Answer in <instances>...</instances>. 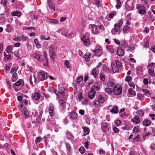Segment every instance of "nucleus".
Returning <instances> with one entry per match:
<instances>
[{"label":"nucleus","mask_w":155,"mask_h":155,"mask_svg":"<svg viewBox=\"0 0 155 155\" xmlns=\"http://www.w3.org/2000/svg\"><path fill=\"white\" fill-rule=\"evenodd\" d=\"M140 134L138 135L133 140L134 142H138L140 141Z\"/></svg>","instance_id":"29"},{"label":"nucleus","mask_w":155,"mask_h":155,"mask_svg":"<svg viewBox=\"0 0 155 155\" xmlns=\"http://www.w3.org/2000/svg\"><path fill=\"white\" fill-rule=\"evenodd\" d=\"M116 64L118 68H121L122 66V64L118 61H116Z\"/></svg>","instance_id":"61"},{"label":"nucleus","mask_w":155,"mask_h":155,"mask_svg":"<svg viewBox=\"0 0 155 155\" xmlns=\"http://www.w3.org/2000/svg\"><path fill=\"white\" fill-rule=\"evenodd\" d=\"M91 91L88 93V97L90 99L94 98L96 94V92L94 91V89L93 87H91Z\"/></svg>","instance_id":"7"},{"label":"nucleus","mask_w":155,"mask_h":155,"mask_svg":"<svg viewBox=\"0 0 155 155\" xmlns=\"http://www.w3.org/2000/svg\"><path fill=\"white\" fill-rule=\"evenodd\" d=\"M139 130V128L138 126H135V127L133 130V133H137L138 132V131Z\"/></svg>","instance_id":"52"},{"label":"nucleus","mask_w":155,"mask_h":155,"mask_svg":"<svg viewBox=\"0 0 155 155\" xmlns=\"http://www.w3.org/2000/svg\"><path fill=\"white\" fill-rule=\"evenodd\" d=\"M113 91L109 87H107L105 89V92L108 94L111 93Z\"/></svg>","instance_id":"40"},{"label":"nucleus","mask_w":155,"mask_h":155,"mask_svg":"<svg viewBox=\"0 0 155 155\" xmlns=\"http://www.w3.org/2000/svg\"><path fill=\"white\" fill-rule=\"evenodd\" d=\"M59 103L60 106L61 108L63 110L65 109L66 106V103L65 101L61 99L59 101Z\"/></svg>","instance_id":"12"},{"label":"nucleus","mask_w":155,"mask_h":155,"mask_svg":"<svg viewBox=\"0 0 155 155\" xmlns=\"http://www.w3.org/2000/svg\"><path fill=\"white\" fill-rule=\"evenodd\" d=\"M99 152L100 154H103L105 155V152L102 149H100L99 150Z\"/></svg>","instance_id":"64"},{"label":"nucleus","mask_w":155,"mask_h":155,"mask_svg":"<svg viewBox=\"0 0 155 155\" xmlns=\"http://www.w3.org/2000/svg\"><path fill=\"white\" fill-rule=\"evenodd\" d=\"M151 124L150 121L147 120L146 119L144 120L143 122V125L145 126H149Z\"/></svg>","instance_id":"23"},{"label":"nucleus","mask_w":155,"mask_h":155,"mask_svg":"<svg viewBox=\"0 0 155 155\" xmlns=\"http://www.w3.org/2000/svg\"><path fill=\"white\" fill-rule=\"evenodd\" d=\"M113 91L115 95H119L122 92L121 87H117V86L114 87Z\"/></svg>","instance_id":"3"},{"label":"nucleus","mask_w":155,"mask_h":155,"mask_svg":"<svg viewBox=\"0 0 155 155\" xmlns=\"http://www.w3.org/2000/svg\"><path fill=\"white\" fill-rule=\"evenodd\" d=\"M82 128L84 130V136H85L89 134L90 130L88 127H82Z\"/></svg>","instance_id":"20"},{"label":"nucleus","mask_w":155,"mask_h":155,"mask_svg":"<svg viewBox=\"0 0 155 155\" xmlns=\"http://www.w3.org/2000/svg\"><path fill=\"white\" fill-rule=\"evenodd\" d=\"M11 58V54H8L4 58V60H8Z\"/></svg>","instance_id":"62"},{"label":"nucleus","mask_w":155,"mask_h":155,"mask_svg":"<svg viewBox=\"0 0 155 155\" xmlns=\"http://www.w3.org/2000/svg\"><path fill=\"white\" fill-rule=\"evenodd\" d=\"M121 45L124 47V48L129 47L128 46L127 43L126 41H123L121 42Z\"/></svg>","instance_id":"57"},{"label":"nucleus","mask_w":155,"mask_h":155,"mask_svg":"<svg viewBox=\"0 0 155 155\" xmlns=\"http://www.w3.org/2000/svg\"><path fill=\"white\" fill-rule=\"evenodd\" d=\"M66 137L70 140H73L74 138V136L71 133L68 131H67L66 133Z\"/></svg>","instance_id":"13"},{"label":"nucleus","mask_w":155,"mask_h":155,"mask_svg":"<svg viewBox=\"0 0 155 155\" xmlns=\"http://www.w3.org/2000/svg\"><path fill=\"white\" fill-rule=\"evenodd\" d=\"M132 121L136 123L137 124L140 122V120L139 118V116L137 115H136L133 119H132Z\"/></svg>","instance_id":"19"},{"label":"nucleus","mask_w":155,"mask_h":155,"mask_svg":"<svg viewBox=\"0 0 155 155\" xmlns=\"http://www.w3.org/2000/svg\"><path fill=\"white\" fill-rule=\"evenodd\" d=\"M137 97L139 100L143 101L144 98L143 96L140 93H138L137 94Z\"/></svg>","instance_id":"33"},{"label":"nucleus","mask_w":155,"mask_h":155,"mask_svg":"<svg viewBox=\"0 0 155 155\" xmlns=\"http://www.w3.org/2000/svg\"><path fill=\"white\" fill-rule=\"evenodd\" d=\"M22 114H23V115L25 117H28L29 115V113L27 110H24L23 111Z\"/></svg>","instance_id":"46"},{"label":"nucleus","mask_w":155,"mask_h":155,"mask_svg":"<svg viewBox=\"0 0 155 155\" xmlns=\"http://www.w3.org/2000/svg\"><path fill=\"white\" fill-rule=\"evenodd\" d=\"M137 8L139 10L138 13L139 14L144 15L146 14V8L143 5H140L138 4L137 6Z\"/></svg>","instance_id":"2"},{"label":"nucleus","mask_w":155,"mask_h":155,"mask_svg":"<svg viewBox=\"0 0 155 155\" xmlns=\"http://www.w3.org/2000/svg\"><path fill=\"white\" fill-rule=\"evenodd\" d=\"M34 42L36 44L37 48H40L41 47V45L40 44L39 42L37 39H35L34 40Z\"/></svg>","instance_id":"32"},{"label":"nucleus","mask_w":155,"mask_h":155,"mask_svg":"<svg viewBox=\"0 0 155 155\" xmlns=\"http://www.w3.org/2000/svg\"><path fill=\"white\" fill-rule=\"evenodd\" d=\"M64 64L65 65L66 67L67 68H69L70 67V61L68 60H65Z\"/></svg>","instance_id":"48"},{"label":"nucleus","mask_w":155,"mask_h":155,"mask_svg":"<svg viewBox=\"0 0 155 155\" xmlns=\"http://www.w3.org/2000/svg\"><path fill=\"white\" fill-rule=\"evenodd\" d=\"M17 77L18 74L17 73L15 72L13 73L12 77V81L13 82L15 81L18 79Z\"/></svg>","instance_id":"17"},{"label":"nucleus","mask_w":155,"mask_h":155,"mask_svg":"<svg viewBox=\"0 0 155 155\" xmlns=\"http://www.w3.org/2000/svg\"><path fill=\"white\" fill-rule=\"evenodd\" d=\"M48 2L49 6L52 9L54 10L55 8V4L52 2H51V0H48Z\"/></svg>","instance_id":"21"},{"label":"nucleus","mask_w":155,"mask_h":155,"mask_svg":"<svg viewBox=\"0 0 155 155\" xmlns=\"http://www.w3.org/2000/svg\"><path fill=\"white\" fill-rule=\"evenodd\" d=\"M99 103L101 104H103L104 101V97L101 95H99V96L98 100Z\"/></svg>","instance_id":"26"},{"label":"nucleus","mask_w":155,"mask_h":155,"mask_svg":"<svg viewBox=\"0 0 155 155\" xmlns=\"http://www.w3.org/2000/svg\"><path fill=\"white\" fill-rule=\"evenodd\" d=\"M134 2L133 0H127V5L129 7L128 8L129 11L132 10L133 9V4Z\"/></svg>","instance_id":"8"},{"label":"nucleus","mask_w":155,"mask_h":155,"mask_svg":"<svg viewBox=\"0 0 155 155\" xmlns=\"http://www.w3.org/2000/svg\"><path fill=\"white\" fill-rule=\"evenodd\" d=\"M110 111L111 112L114 113V114L117 113L118 112L117 107V106L114 107Z\"/></svg>","instance_id":"31"},{"label":"nucleus","mask_w":155,"mask_h":155,"mask_svg":"<svg viewBox=\"0 0 155 155\" xmlns=\"http://www.w3.org/2000/svg\"><path fill=\"white\" fill-rule=\"evenodd\" d=\"M97 71L96 70V68H94L92 69L91 72V74L92 75L94 76V77L95 78H96L97 75Z\"/></svg>","instance_id":"35"},{"label":"nucleus","mask_w":155,"mask_h":155,"mask_svg":"<svg viewBox=\"0 0 155 155\" xmlns=\"http://www.w3.org/2000/svg\"><path fill=\"white\" fill-rule=\"evenodd\" d=\"M100 79L103 81H105V78L104 76L102 73L100 74Z\"/></svg>","instance_id":"58"},{"label":"nucleus","mask_w":155,"mask_h":155,"mask_svg":"<svg viewBox=\"0 0 155 155\" xmlns=\"http://www.w3.org/2000/svg\"><path fill=\"white\" fill-rule=\"evenodd\" d=\"M83 77L82 76H80L78 77L77 78L76 83L77 84L79 83L82 80Z\"/></svg>","instance_id":"34"},{"label":"nucleus","mask_w":155,"mask_h":155,"mask_svg":"<svg viewBox=\"0 0 155 155\" xmlns=\"http://www.w3.org/2000/svg\"><path fill=\"white\" fill-rule=\"evenodd\" d=\"M94 4L97 6L98 8H99L101 6L100 2L98 0H96L95 1Z\"/></svg>","instance_id":"50"},{"label":"nucleus","mask_w":155,"mask_h":155,"mask_svg":"<svg viewBox=\"0 0 155 155\" xmlns=\"http://www.w3.org/2000/svg\"><path fill=\"white\" fill-rule=\"evenodd\" d=\"M49 20L50 21L48 20V21H49L51 23H54L55 24H56L58 23V21L57 20L55 19H49Z\"/></svg>","instance_id":"53"},{"label":"nucleus","mask_w":155,"mask_h":155,"mask_svg":"<svg viewBox=\"0 0 155 155\" xmlns=\"http://www.w3.org/2000/svg\"><path fill=\"white\" fill-rule=\"evenodd\" d=\"M49 53L54 52V46L53 45H51L49 47Z\"/></svg>","instance_id":"45"},{"label":"nucleus","mask_w":155,"mask_h":155,"mask_svg":"<svg viewBox=\"0 0 155 155\" xmlns=\"http://www.w3.org/2000/svg\"><path fill=\"white\" fill-rule=\"evenodd\" d=\"M129 28L127 25H125L123 28V31L124 33L125 34L127 33V31L129 29Z\"/></svg>","instance_id":"42"},{"label":"nucleus","mask_w":155,"mask_h":155,"mask_svg":"<svg viewBox=\"0 0 155 155\" xmlns=\"http://www.w3.org/2000/svg\"><path fill=\"white\" fill-rule=\"evenodd\" d=\"M6 27L7 28H6V31L8 32H9L12 28V26L9 24H7L6 25Z\"/></svg>","instance_id":"49"},{"label":"nucleus","mask_w":155,"mask_h":155,"mask_svg":"<svg viewBox=\"0 0 155 155\" xmlns=\"http://www.w3.org/2000/svg\"><path fill=\"white\" fill-rule=\"evenodd\" d=\"M117 54L119 56H122L124 55V53L123 49L121 47L117 48Z\"/></svg>","instance_id":"10"},{"label":"nucleus","mask_w":155,"mask_h":155,"mask_svg":"<svg viewBox=\"0 0 155 155\" xmlns=\"http://www.w3.org/2000/svg\"><path fill=\"white\" fill-rule=\"evenodd\" d=\"M85 149L83 147H81L79 149V150L81 153L83 154L84 152Z\"/></svg>","instance_id":"54"},{"label":"nucleus","mask_w":155,"mask_h":155,"mask_svg":"<svg viewBox=\"0 0 155 155\" xmlns=\"http://www.w3.org/2000/svg\"><path fill=\"white\" fill-rule=\"evenodd\" d=\"M81 40L83 41L84 45L86 46H88L90 43L89 39L87 37H86L84 35H83Z\"/></svg>","instance_id":"5"},{"label":"nucleus","mask_w":155,"mask_h":155,"mask_svg":"<svg viewBox=\"0 0 155 155\" xmlns=\"http://www.w3.org/2000/svg\"><path fill=\"white\" fill-rule=\"evenodd\" d=\"M137 73L138 75H141L142 73L141 67H139L137 68Z\"/></svg>","instance_id":"43"},{"label":"nucleus","mask_w":155,"mask_h":155,"mask_svg":"<svg viewBox=\"0 0 155 155\" xmlns=\"http://www.w3.org/2000/svg\"><path fill=\"white\" fill-rule=\"evenodd\" d=\"M128 92L129 94L132 96H134L136 95L135 91H134L132 88H130L128 89Z\"/></svg>","instance_id":"24"},{"label":"nucleus","mask_w":155,"mask_h":155,"mask_svg":"<svg viewBox=\"0 0 155 155\" xmlns=\"http://www.w3.org/2000/svg\"><path fill=\"white\" fill-rule=\"evenodd\" d=\"M49 91L50 92H51L53 93H54L57 96L58 95V94L56 93V92H57V90L53 87H51L49 89Z\"/></svg>","instance_id":"28"},{"label":"nucleus","mask_w":155,"mask_h":155,"mask_svg":"<svg viewBox=\"0 0 155 155\" xmlns=\"http://www.w3.org/2000/svg\"><path fill=\"white\" fill-rule=\"evenodd\" d=\"M33 77H32V76L31 75L29 79V81L30 83V84L32 85L33 86Z\"/></svg>","instance_id":"63"},{"label":"nucleus","mask_w":155,"mask_h":155,"mask_svg":"<svg viewBox=\"0 0 155 155\" xmlns=\"http://www.w3.org/2000/svg\"><path fill=\"white\" fill-rule=\"evenodd\" d=\"M43 56L37 54H34L33 58L36 59L38 60H42L43 59Z\"/></svg>","instance_id":"18"},{"label":"nucleus","mask_w":155,"mask_h":155,"mask_svg":"<svg viewBox=\"0 0 155 155\" xmlns=\"http://www.w3.org/2000/svg\"><path fill=\"white\" fill-rule=\"evenodd\" d=\"M34 97L36 101H38L41 97V95L38 92H35L34 93Z\"/></svg>","instance_id":"15"},{"label":"nucleus","mask_w":155,"mask_h":155,"mask_svg":"<svg viewBox=\"0 0 155 155\" xmlns=\"http://www.w3.org/2000/svg\"><path fill=\"white\" fill-rule=\"evenodd\" d=\"M136 113L137 114L141 116H143L144 114V112L140 110H137Z\"/></svg>","instance_id":"44"},{"label":"nucleus","mask_w":155,"mask_h":155,"mask_svg":"<svg viewBox=\"0 0 155 155\" xmlns=\"http://www.w3.org/2000/svg\"><path fill=\"white\" fill-rule=\"evenodd\" d=\"M115 84L114 83L113 81H110L108 83L107 86L109 87H111L114 86V85Z\"/></svg>","instance_id":"56"},{"label":"nucleus","mask_w":155,"mask_h":155,"mask_svg":"<svg viewBox=\"0 0 155 155\" xmlns=\"http://www.w3.org/2000/svg\"><path fill=\"white\" fill-rule=\"evenodd\" d=\"M107 50L108 52L113 53L114 52V50L113 48H110L108 47H107Z\"/></svg>","instance_id":"60"},{"label":"nucleus","mask_w":155,"mask_h":155,"mask_svg":"<svg viewBox=\"0 0 155 155\" xmlns=\"http://www.w3.org/2000/svg\"><path fill=\"white\" fill-rule=\"evenodd\" d=\"M21 15V13L20 12L18 11H13L12 13V16H20Z\"/></svg>","instance_id":"22"},{"label":"nucleus","mask_w":155,"mask_h":155,"mask_svg":"<svg viewBox=\"0 0 155 155\" xmlns=\"http://www.w3.org/2000/svg\"><path fill=\"white\" fill-rule=\"evenodd\" d=\"M117 3L116 6V7L117 9L119 8L121 6V4L120 0H116Z\"/></svg>","instance_id":"39"},{"label":"nucleus","mask_w":155,"mask_h":155,"mask_svg":"<svg viewBox=\"0 0 155 155\" xmlns=\"http://www.w3.org/2000/svg\"><path fill=\"white\" fill-rule=\"evenodd\" d=\"M101 129L102 131L105 132L109 130L110 127L107 123L106 122H103L102 124Z\"/></svg>","instance_id":"6"},{"label":"nucleus","mask_w":155,"mask_h":155,"mask_svg":"<svg viewBox=\"0 0 155 155\" xmlns=\"http://www.w3.org/2000/svg\"><path fill=\"white\" fill-rule=\"evenodd\" d=\"M112 68L113 71L114 73L117 72L119 71V69L118 68H117L114 65L112 66Z\"/></svg>","instance_id":"41"},{"label":"nucleus","mask_w":155,"mask_h":155,"mask_svg":"<svg viewBox=\"0 0 155 155\" xmlns=\"http://www.w3.org/2000/svg\"><path fill=\"white\" fill-rule=\"evenodd\" d=\"M66 148L67 151H70L71 149V147L70 145L68 143H66Z\"/></svg>","instance_id":"47"},{"label":"nucleus","mask_w":155,"mask_h":155,"mask_svg":"<svg viewBox=\"0 0 155 155\" xmlns=\"http://www.w3.org/2000/svg\"><path fill=\"white\" fill-rule=\"evenodd\" d=\"M65 91V89L63 87H60L59 88L58 91L60 94L63 95L64 94V92Z\"/></svg>","instance_id":"38"},{"label":"nucleus","mask_w":155,"mask_h":155,"mask_svg":"<svg viewBox=\"0 0 155 155\" xmlns=\"http://www.w3.org/2000/svg\"><path fill=\"white\" fill-rule=\"evenodd\" d=\"M93 86L96 89L97 91L100 90L99 85L97 84H96L95 85L94 84Z\"/></svg>","instance_id":"59"},{"label":"nucleus","mask_w":155,"mask_h":155,"mask_svg":"<svg viewBox=\"0 0 155 155\" xmlns=\"http://www.w3.org/2000/svg\"><path fill=\"white\" fill-rule=\"evenodd\" d=\"M42 114L43 111H41L39 112V115L38 116V117L37 118V120L40 121Z\"/></svg>","instance_id":"55"},{"label":"nucleus","mask_w":155,"mask_h":155,"mask_svg":"<svg viewBox=\"0 0 155 155\" xmlns=\"http://www.w3.org/2000/svg\"><path fill=\"white\" fill-rule=\"evenodd\" d=\"M91 56V54H85L84 55V57L87 62H88L89 61Z\"/></svg>","instance_id":"27"},{"label":"nucleus","mask_w":155,"mask_h":155,"mask_svg":"<svg viewBox=\"0 0 155 155\" xmlns=\"http://www.w3.org/2000/svg\"><path fill=\"white\" fill-rule=\"evenodd\" d=\"M13 46L12 45H10L7 47L5 51L8 53H13V52L12 51L13 49Z\"/></svg>","instance_id":"16"},{"label":"nucleus","mask_w":155,"mask_h":155,"mask_svg":"<svg viewBox=\"0 0 155 155\" xmlns=\"http://www.w3.org/2000/svg\"><path fill=\"white\" fill-rule=\"evenodd\" d=\"M50 55L51 59H52L53 62L54 61L55 57L56 54H54V52H52L49 53Z\"/></svg>","instance_id":"37"},{"label":"nucleus","mask_w":155,"mask_h":155,"mask_svg":"<svg viewBox=\"0 0 155 155\" xmlns=\"http://www.w3.org/2000/svg\"><path fill=\"white\" fill-rule=\"evenodd\" d=\"M123 24V20L122 19L119 20L117 21V23L114 25V27L112 29L111 31L112 33L113 34H115L120 29Z\"/></svg>","instance_id":"1"},{"label":"nucleus","mask_w":155,"mask_h":155,"mask_svg":"<svg viewBox=\"0 0 155 155\" xmlns=\"http://www.w3.org/2000/svg\"><path fill=\"white\" fill-rule=\"evenodd\" d=\"M101 104V103H99L98 100H96L94 102V105L95 107H98Z\"/></svg>","instance_id":"36"},{"label":"nucleus","mask_w":155,"mask_h":155,"mask_svg":"<svg viewBox=\"0 0 155 155\" xmlns=\"http://www.w3.org/2000/svg\"><path fill=\"white\" fill-rule=\"evenodd\" d=\"M42 140V139L40 137H37L36 138L35 143L36 144L39 143Z\"/></svg>","instance_id":"51"},{"label":"nucleus","mask_w":155,"mask_h":155,"mask_svg":"<svg viewBox=\"0 0 155 155\" xmlns=\"http://www.w3.org/2000/svg\"><path fill=\"white\" fill-rule=\"evenodd\" d=\"M148 72L150 75L152 77L155 76V74L154 72L153 69H149L148 70Z\"/></svg>","instance_id":"25"},{"label":"nucleus","mask_w":155,"mask_h":155,"mask_svg":"<svg viewBox=\"0 0 155 155\" xmlns=\"http://www.w3.org/2000/svg\"><path fill=\"white\" fill-rule=\"evenodd\" d=\"M39 78L41 81L46 80L47 78V73L44 71H40L39 72Z\"/></svg>","instance_id":"4"},{"label":"nucleus","mask_w":155,"mask_h":155,"mask_svg":"<svg viewBox=\"0 0 155 155\" xmlns=\"http://www.w3.org/2000/svg\"><path fill=\"white\" fill-rule=\"evenodd\" d=\"M48 110L50 115L51 117H52L54 115V107L53 106H50Z\"/></svg>","instance_id":"14"},{"label":"nucleus","mask_w":155,"mask_h":155,"mask_svg":"<svg viewBox=\"0 0 155 155\" xmlns=\"http://www.w3.org/2000/svg\"><path fill=\"white\" fill-rule=\"evenodd\" d=\"M97 26L95 25H91L89 26V29L92 31L93 33L94 34H95L97 33Z\"/></svg>","instance_id":"9"},{"label":"nucleus","mask_w":155,"mask_h":155,"mask_svg":"<svg viewBox=\"0 0 155 155\" xmlns=\"http://www.w3.org/2000/svg\"><path fill=\"white\" fill-rule=\"evenodd\" d=\"M69 116L70 118L74 120L77 118L78 115L75 112L72 111L69 114Z\"/></svg>","instance_id":"11"},{"label":"nucleus","mask_w":155,"mask_h":155,"mask_svg":"<svg viewBox=\"0 0 155 155\" xmlns=\"http://www.w3.org/2000/svg\"><path fill=\"white\" fill-rule=\"evenodd\" d=\"M22 81V80L21 79H19L13 85V87H15V86H20L21 84Z\"/></svg>","instance_id":"30"}]
</instances>
